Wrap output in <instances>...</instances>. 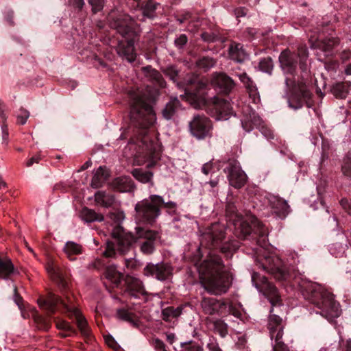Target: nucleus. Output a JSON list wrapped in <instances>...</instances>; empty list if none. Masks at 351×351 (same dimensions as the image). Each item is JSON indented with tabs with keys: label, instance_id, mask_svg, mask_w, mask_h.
I'll return each mask as SVG.
<instances>
[{
	"label": "nucleus",
	"instance_id": "f257e3e1",
	"mask_svg": "<svg viewBox=\"0 0 351 351\" xmlns=\"http://www.w3.org/2000/svg\"><path fill=\"white\" fill-rule=\"evenodd\" d=\"M224 237V226L219 223L213 224L202 235L199 251L202 248L216 249ZM197 270L202 287L210 294L226 293L232 285V274L214 251H209L207 257L197 265Z\"/></svg>",
	"mask_w": 351,
	"mask_h": 351
},
{
	"label": "nucleus",
	"instance_id": "f03ea898",
	"mask_svg": "<svg viewBox=\"0 0 351 351\" xmlns=\"http://www.w3.org/2000/svg\"><path fill=\"white\" fill-rule=\"evenodd\" d=\"M304 298L320 310V315L329 322L338 317L341 310L332 293L320 285L312 282H304L300 285Z\"/></svg>",
	"mask_w": 351,
	"mask_h": 351
},
{
	"label": "nucleus",
	"instance_id": "7ed1b4c3",
	"mask_svg": "<svg viewBox=\"0 0 351 351\" xmlns=\"http://www.w3.org/2000/svg\"><path fill=\"white\" fill-rule=\"evenodd\" d=\"M110 26L123 37L128 38L127 42H119L117 47L118 54L132 62L136 59L134 40L130 38L135 34V23L131 17L124 13L111 12L108 16Z\"/></svg>",
	"mask_w": 351,
	"mask_h": 351
},
{
	"label": "nucleus",
	"instance_id": "20e7f679",
	"mask_svg": "<svg viewBox=\"0 0 351 351\" xmlns=\"http://www.w3.org/2000/svg\"><path fill=\"white\" fill-rule=\"evenodd\" d=\"M157 96L156 90H137L131 94V118L137 121H142L145 126L152 125L156 119L153 104Z\"/></svg>",
	"mask_w": 351,
	"mask_h": 351
},
{
	"label": "nucleus",
	"instance_id": "39448f33",
	"mask_svg": "<svg viewBox=\"0 0 351 351\" xmlns=\"http://www.w3.org/2000/svg\"><path fill=\"white\" fill-rule=\"evenodd\" d=\"M109 217L115 225L111 232L112 240L106 242V249L104 254L106 257L112 258L117 253L124 254L128 252L134 241V237L132 233H125L120 225L125 218L123 212L110 213Z\"/></svg>",
	"mask_w": 351,
	"mask_h": 351
},
{
	"label": "nucleus",
	"instance_id": "423d86ee",
	"mask_svg": "<svg viewBox=\"0 0 351 351\" xmlns=\"http://www.w3.org/2000/svg\"><path fill=\"white\" fill-rule=\"evenodd\" d=\"M226 214L230 222L234 227V234L236 237L245 239L247 236L255 230L260 229L261 239L263 242L265 241V231L256 217L250 213H246L245 216L238 213L235 206L228 203L226 206Z\"/></svg>",
	"mask_w": 351,
	"mask_h": 351
},
{
	"label": "nucleus",
	"instance_id": "0eeeda50",
	"mask_svg": "<svg viewBox=\"0 0 351 351\" xmlns=\"http://www.w3.org/2000/svg\"><path fill=\"white\" fill-rule=\"evenodd\" d=\"M38 303L40 307L46 308L51 313L56 311V308L58 304H62L69 313V315L75 319L77 326L81 334L84 337H90V332L87 322L81 312L75 306L65 303L61 298L53 293H49L47 298L45 300H38Z\"/></svg>",
	"mask_w": 351,
	"mask_h": 351
},
{
	"label": "nucleus",
	"instance_id": "6e6552de",
	"mask_svg": "<svg viewBox=\"0 0 351 351\" xmlns=\"http://www.w3.org/2000/svg\"><path fill=\"white\" fill-rule=\"evenodd\" d=\"M163 204V197L158 195H151L138 202L134 208L136 219L147 223L155 222L161 214Z\"/></svg>",
	"mask_w": 351,
	"mask_h": 351
},
{
	"label": "nucleus",
	"instance_id": "1a4fd4ad",
	"mask_svg": "<svg viewBox=\"0 0 351 351\" xmlns=\"http://www.w3.org/2000/svg\"><path fill=\"white\" fill-rule=\"evenodd\" d=\"M138 150L136 152V158L138 165H141L147 161L148 168H152L159 159L160 154L158 147L147 136H144L138 144Z\"/></svg>",
	"mask_w": 351,
	"mask_h": 351
},
{
	"label": "nucleus",
	"instance_id": "9d476101",
	"mask_svg": "<svg viewBox=\"0 0 351 351\" xmlns=\"http://www.w3.org/2000/svg\"><path fill=\"white\" fill-rule=\"evenodd\" d=\"M285 324L278 315L271 314L268 319L267 328L271 339L275 340L274 351H289V348L282 341Z\"/></svg>",
	"mask_w": 351,
	"mask_h": 351
},
{
	"label": "nucleus",
	"instance_id": "9b49d317",
	"mask_svg": "<svg viewBox=\"0 0 351 351\" xmlns=\"http://www.w3.org/2000/svg\"><path fill=\"white\" fill-rule=\"evenodd\" d=\"M252 282L254 286L265 295L272 306L277 305L280 301V296L276 287L268 282L267 278L256 272L252 275Z\"/></svg>",
	"mask_w": 351,
	"mask_h": 351
},
{
	"label": "nucleus",
	"instance_id": "f8f14e48",
	"mask_svg": "<svg viewBox=\"0 0 351 351\" xmlns=\"http://www.w3.org/2000/svg\"><path fill=\"white\" fill-rule=\"evenodd\" d=\"M285 84L294 95V97L289 100V106L294 110L302 108L304 101L310 99L311 96L306 84L301 83L296 85L294 80L288 77L285 80Z\"/></svg>",
	"mask_w": 351,
	"mask_h": 351
},
{
	"label": "nucleus",
	"instance_id": "ddd939ff",
	"mask_svg": "<svg viewBox=\"0 0 351 351\" xmlns=\"http://www.w3.org/2000/svg\"><path fill=\"white\" fill-rule=\"evenodd\" d=\"M191 134L198 140L210 137L212 135V123L204 114L194 115L189 123Z\"/></svg>",
	"mask_w": 351,
	"mask_h": 351
},
{
	"label": "nucleus",
	"instance_id": "4468645a",
	"mask_svg": "<svg viewBox=\"0 0 351 351\" xmlns=\"http://www.w3.org/2000/svg\"><path fill=\"white\" fill-rule=\"evenodd\" d=\"M134 243L136 239H140V249L145 254H151L155 250V242L158 238V233L154 230H145L141 227L135 228Z\"/></svg>",
	"mask_w": 351,
	"mask_h": 351
},
{
	"label": "nucleus",
	"instance_id": "2eb2a0df",
	"mask_svg": "<svg viewBox=\"0 0 351 351\" xmlns=\"http://www.w3.org/2000/svg\"><path fill=\"white\" fill-rule=\"evenodd\" d=\"M223 171L228 173V181L233 187L241 189L245 184L247 176L241 169L238 161L229 160Z\"/></svg>",
	"mask_w": 351,
	"mask_h": 351
},
{
	"label": "nucleus",
	"instance_id": "dca6fc26",
	"mask_svg": "<svg viewBox=\"0 0 351 351\" xmlns=\"http://www.w3.org/2000/svg\"><path fill=\"white\" fill-rule=\"evenodd\" d=\"M261 266L264 270L270 273L278 280H285L288 276L285 265L277 256H265L263 262L261 263Z\"/></svg>",
	"mask_w": 351,
	"mask_h": 351
},
{
	"label": "nucleus",
	"instance_id": "f3484780",
	"mask_svg": "<svg viewBox=\"0 0 351 351\" xmlns=\"http://www.w3.org/2000/svg\"><path fill=\"white\" fill-rule=\"evenodd\" d=\"M209 112L210 116L217 121L227 120L232 114V108L228 101L214 97L211 100Z\"/></svg>",
	"mask_w": 351,
	"mask_h": 351
},
{
	"label": "nucleus",
	"instance_id": "a211bd4d",
	"mask_svg": "<svg viewBox=\"0 0 351 351\" xmlns=\"http://www.w3.org/2000/svg\"><path fill=\"white\" fill-rule=\"evenodd\" d=\"M144 274L147 276H153L160 281L169 280L173 274V267L165 263L157 264L149 263L144 268Z\"/></svg>",
	"mask_w": 351,
	"mask_h": 351
},
{
	"label": "nucleus",
	"instance_id": "6ab92c4d",
	"mask_svg": "<svg viewBox=\"0 0 351 351\" xmlns=\"http://www.w3.org/2000/svg\"><path fill=\"white\" fill-rule=\"evenodd\" d=\"M201 307L206 315H221L226 312L227 303L224 300H219L215 298L203 297Z\"/></svg>",
	"mask_w": 351,
	"mask_h": 351
},
{
	"label": "nucleus",
	"instance_id": "aec40b11",
	"mask_svg": "<svg viewBox=\"0 0 351 351\" xmlns=\"http://www.w3.org/2000/svg\"><path fill=\"white\" fill-rule=\"evenodd\" d=\"M280 66L285 73L293 75L295 71L298 60L295 53L289 50L283 51L279 56Z\"/></svg>",
	"mask_w": 351,
	"mask_h": 351
},
{
	"label": "nucleus",
	"instance_id": "412c9836",
	"mask_svg": "<svg viewBox=\"0 0 351 351\" xmlns=\"http://www.w3.org/2000/svg\"><path fill=\"white\" fill-rule=\"evenodd\" d=\"M309 43L312 48H319L326 53V56H330L334 47L338 45L339 40L335 38L321 40L317 36L311 35L309 36Z\"/></svg>",
	"mask_w": 351,
	"mask_h": 351
},
{
	"label": "nucleus",
	"instance_id": "4be33fe9",
	"mask_svg": "<svg viewBox=\"0 0 351 351\" xmlns=\"http://www.w3.org/2000/svg\"><path fill=\"white\" fill-rule=\"evenodd\" d=\"M125 282L127 284L128 293L131 296L135 298H141V296L147 295V291L145 289L142 281L139 278L132 276H127Z\"/></svg>",
	"mask_w": 351,
	"mask_h": 351
},
{
	"label": "nucleus",
	"instance_id": "5701e85b",
	"mask_svg": "<svg viewBox=\"0 0 351 351\" xmlns=\"http://www.w3.org/2000/svg\"><path fill=\"white\" fill-rule=\"evenodd\" d=\"M269 204L274 212L281 219L285 218L290 212V207L287 201L278 196H270Z\"/></svg>",
	"mask_w": 351,
	"mask_h": 351
},
{
	"label": "nucleus",
	"instance_id": "b1692460",
	"mask_svg": "<svg viewBox=\"0 0 351 351\" xmlns=\"http://www.w3.org/2000/svg\"><path fill=\"white\" fill-rule=\"evenodd\" d=\"M211 84L219 88L221 92L228 93L233 88L234 82L231 77L224 73L215 74Z\"/></svg>",
	"mask_w": 351,
	"mask_h": 351
},
{
	"label": "nucleus",
	"instance_id": "393cba45",
	"mask_svg": "<svg viewBox=\"0 0 351 351\" xmlns=\"http://www.w3.org/2000/svg\"><path fill=\"white\" fill-rule=\"evenodd\" d=\"M142 71L147 80L150 81L153 84L160 88L165 87V82L162 75L157 70L150 66H147L143 67Z\"/></svg>",
	"mask_w": 351,
	"mask_h": 351
},
{
	"label": "nucleus",
	"instance_id": "a878e982",
	"mask_svg": "<svg viewBox=\"0 0 351 351\" xmlns=\"http://www.w3.org/2000/svg\"><path fill=\"white\" fill-rule=\"evenodd\" d=\"M228 56L230 59L242 62L247 58V53L243 49V45L237 43H232L228 48Z\"/></svg>",
	"mask_w": 351,
	"mask_h": 351
},
{
	"label": "nucleus",
	"instance_id": "bb28decb",
	"mask_svg": "<svg viewBox=\"0 0 351 351\" xmlns=\"http://www.w3.org/2000/svg\"><path fill=\"white\" fill-rule=\"evenodd\" d=\"M17 273V270L10 258L8 257H0V278L8 280L10 277Z\"/></svg>",
	"mask_w": 351,
	"mask_h": 351
},
{
	"label": "nucleus",
	"instance_id": "cd10ccee",
	"mask_svg": "<svg viewBox=\"0 0 351 351\" xmlns=\"http://www.w3.org/2000/svg\"><path fill=\"white\" fill-rule=\"evenodd\" d=\"M181 110V104L177 98L170 100L162 111L163 117L167 120L173 119Z\"/></svg>",
	"mask_w": 351,
	"mask_h": 351
},
{
	"label": "nucleus",
	"instance_id": "c85d7f7f",
	"mask_svg": "<svg viewBox=\"0 0 351 351\" xmlns=\"http://www.w3.org/2000/svg\"><path fill=\"white\" fill-rule=\"evenodd\" d=\"M112 187L119 192H130L134 189V183L128 177H119L112 181Z\"/></svg>",
	"mask_w": 351,
	"mask_h": 351
},
{
	"label": "nucleus",
	"instance_id": "c756f323",
	"mask_svg": "<svg viewBox=\"0 0 351 351\" xmlns=\"http://www.w3.org/2000/svg\"><path fill=\"white\" fill-rule=\"evenodd\" d=\"M108 176L109 173L107 169L104 167L100 166L94 172V175L91 180V186L95 189L101 187L106 181Z\"/></svg>",
	"mask_w": 351,
	"mask_h": 351
},
{
	"label": "nucleus",
	"instance_id": "7c9ffc66",
	"mask_svg": "<svg viewBox=\"0 0 351 351\" xmlns=\"http://www.w3.org/2000/svg\"><path fill=\"white\" fill-rule=\"evenodd\" d=\"M223 239V238L221 240L219 245L216 248L219 247L221 252L227 258H230L239 249V242L236 240H232L222 243L221 241Z\"/></svg>",
	"mask_w": 351,
	"mask_h": 351
},
{
	"label": "nucleus",
	"instance_id": "2f4dec72",
	"mask_svg": "<svg viewBox=\"0 0 351 351\" xmlns=\"http://www.w3.org/2000/svg\"><path fill=\"white\" fill-rule=\"evenodd\" d=\"M243 128L247 132L252 131L254 127H258L261 124V117L253 112L249 117H245L241 121Z\"/></svg>",
	"mask_w": 351,
	"mask_h": 351
},
{
	"label": "nucleus",
	"instance_id": "473e14b6",
	"mask_svg": "<svg viewBox=\"0 0 351 351\" xmlns=\"http://www.w3.org/2000/svg\"><path fill=\"white\" fill-rule=\"evenodd\" d=\"M80 217L83 221L87 223L94 221H101L104 220V216L96 213L94 210L84 207L80 212Z\"/></svg>",
	"mask_w": 351,
	"mask_h": 351
},
{
	"label": "nucleus",
	"instance_id": "72a5a7b5",
	"mask_svg": "<svg viewBox=\"0 0 351 351\" xmlns=\"http://www.w3.org/2000/svg\"><path fill=\"white\" fill-rule=\"evenodd\" d=\"M105 269L106 278L117 286L123 278V274L117 271L116 266L114 265L106 266Z\"/></svg>",
	"mask_w": 351,
	"mask_h": 351
},
{
	"label": "nucleus",
	"instance_id": "f704fd0d",
	"mask_svg": "<svg viewBox=\"0 0 351 351\" xmlns=\"http://www.w3.org/2000/svg\"><path fill=\"white\" fill-rule=\"evenodd\" d=\"M95 200L97 204L104 207H110L114 204L115 198L113 195L104 191H97L95 194Z\"/></svg>",
	"mask_w": 351,
	"mask_h": 351
},
{
	"label": "nucleus",
	"instance_id": "c9c22d12",
	"mask_svg": "<svg viewBox=\"0 0 351 351\" xmlns=\"http://www.w3.org/2000/svg\"><path fill=\"white\" fill-rule=\"evenodd\" d=\"M235 75L237 76L244 84L250 96L255 97L257 95L256 86L245 72L239 73L235 71Z\"/></svg>",
	"mask_w": 351,
	"mask_h": 351
},
{
	"label": "nucleus",
	"instance_id": "e433bc0d",
	"mask_svg": "<svg viewBox=\"0 0 351 351\" xmlns=\"http://www.w3.org/2000/svg\"><path fill=\"white\" fill-rule=\"evenodd\" d=\"M132 176L139 182L142 183H150L152 185L154 184L152 182L153 173L144 170L141 168H136L132 170Z\"/></svg>",
	"mask_w": 351,
	"mask_h": 351
},
{
	"label": "nucleus",
	"instance_id": "4c0bfd02",
	"mask_svg": "<svg viewBox=\"0 0 351 351\" xmlns=\"http://www.w3.org/2000/svg\"><path fill=\"white\" fill-rule=\"evenodd\" d=\"M64 252L71 261H74L75 258L73 256L82 254V247L73 241H67L65 243Z\"/></svg>",
	"mask_w": 351,
	"mask_h": 351
},
{
	"label": "nucleus",
	"instance_id": "58836bf2",
	"mask_svg": "<svg viewBox=\"0 0 351 351\" xmlns=\"http://www.w3.org/2000/svg\"><path fill=\"white\" fill-rule=\"evenodd\" d=\"M55 323L56 328L61 331L60 335L62 337H70L75 334V329L66 321L60 319H56Z\"/></svg>",
	"mask_w": 351,
	"mask_h": 351
},
{
	"label": "nucleus",
	"instance_id": "ea45409f",
	"mask_svg": "<svg viewBox=\"0 0 351 351\" xmlns=\"http://www.w3.org/2000/svg\"><path fill=\"white\" fill-rule=\"evenodd\" d=\"M195 64L199 69L207 71L216 65L217 60L212 57L204 56L199 58Z\"/></svg>",
	"mask_w": 351,
	"mask_h": 351
},
{
	"label": "nucleus",
	"instance_id": "a19ab883",
	"mask_svg": "<svg viewBox=\"0 0 351 351\" xmlns=\"http://www.w3.org/2000/svg\"><path fill=\"white\" fill-rule=\"evenodd\" d=\"M183 308L180 306L176 308L169 306L162 311V317L165 322H169L173 318L179 317L182 313Z\"/></svg>",
	"mask_w": 351,
	"mask_h": 351
},
{
	"label": "nucleus",
	"instance_id": "79ce46f5",
	"mask_svg": "<svg viewBox=\"0 0 351 351\" xmlns=\"http://www.w3.org/2000/svg\"><path fill=\"white\" fill-rule=\"evenodd\" d=\"M297 59L300 58V67L302 71L308 69L306 60L308 56V50L306 47H300L298 48V53L296 54Z\"/></svg>",
	"mask_w": 351,
	"mask_h": 351
},
{
	"label": "nucleus",
	"instance_id": "37998d69",
	"mask_svg": "<svg viewBox=\"0 0 351 351\" xmlns=\"http://www.w3.org/2000/svg\"><path fill=\"white\" fill-rule=\"evenodd\" d=\"M117 315L119 319L130 322L133 326H137V321L132 313L125 309H118Z\"/></svg>",
	"mask_w": 351,
	"mask_h": 351
},
{
	"label": "nucleus",
	"instance_id": "c03bdc74",
	"mask_svg": "<svg viewBox=\"0 0 351 351\" xmlns=\"http://www.w3.org/2000/svg\"><path fill=\"white\" fill-rule=\"evenodd\" d=\"M331 92L332 95L337 98H345L347 95V88L343 83H337L335 84L332 88Z\"/></svg>",
	"mask_w": 351,
	"mask_h": 351
},
{
	"label": "nucleus",
	"instance_id": "a18cd8bd",
	"mask_svg": "<svg viewBox=\"0 0 351 351\" xmlns=\"http://www.w3.org/2000/svg\"><path fill=\"white\" fill-rule=\"evenodd\" d=\"M341 172L344 176L351 178V150L343 158L341 165Z\"/></svg>",
	"mask_w": 351,
	"mask_h": 351
},
{
	"label": "nucleus",
	"instance_id": "49530a36",
	"mask_svg": "<svg viewBox=\"0 0 351 351\" xmlns=\"http://www.w3.org/2000/svg\"><path fill=\"white\" fill-rule=\"evenodd\" d=\"M157 5L152 1H148L143 8V17L152 19L154 16V12Z\"/></svg>",
	"mask_w": 351,
	"mask_h": 351
},
{
	"label": "nucleus",
	"instance_id": "de8ad7c7",
	"mask_svg": "<svg viewBox=\"0 0 351 351\" xmlns=\"http://www.w3.org/2000/svg\"><path fill=\"white\" fill-rule=\"evenodd\" d=\"M274 64L270 57L263 58L259 62V69L263 72L271 73Z\"/></svg>",
	"mask_w": 351,
	"mask_h": 351
},
{
	"label": "nucleus",
	"instance_id": "09e8293b",
	"mask_svg": "<svg viewBox=\"0 0 351 351\" xmlns=\"http://www.w3.org/2000/svg\"><path fill=\"white\" fill-rule=\"evenodd\" d=\"M346 245H343L341 243H334L330 247V252L335 256H341L345 252Z\"/></svg>",
	"mask_w": 351,
	"mask_h": 351
},
{
	"label": "nucleus",
	"instance_id": "8fccbe9b",
	"mask_svg": "<svg viewBox=\"0 0 351 351\" xmlns=\"http://www.w3.org/2000/svg\"><path fill=\"white\" fill-rule=\"evenodd\" d=\"M164 73L169 77V78L173 81H177V77L178 75V71L173 65H169L163 70Z\"/></svg>",
	"mask_w": 351,
	"mask_h": 351
},
{
	"label": "nucleus",
	"instance_id": "3c124183",
	"mask_svg": "<svg viewBox=\"0 0 351 351\" xmlns=\"http://www.w3.org/2000/svg\"><path fill=\"white\" fill-rule=\"evenodd\" d=\"M215 328L223 337L228 334V325L221 320L215 322Z\"/></svg>",
	"mask_w": 351,
	"mask_h": 351
},
{
	"label": "nucleus",
	"instance_id": "603ef678",
	"mask_svg": "<svg viewBox=\"0 0 351 351\" xmlns=\"http://www.w3.org/2000/svg\"><path fill=\"white\" fill-rule=\"evenodd\" d=\"M88 3L92 7V11L94 13L101 11L104 5V0H88Z\"/></svg>",
	"mask_w": 351,
	"mask_h": 351
},
{
	"label": "nucleus",
	"instance_id": "864d4df0",
	"mask_svg": "<svg viewBox=\"0 0 351 351\" xmlns=\"http://www.w3.org/2000/svg\"><path fill=\"white\" fill-rule=\"evenodd\" d=\"M29 117V112L23 108H21L19 110V114H17L18 122L21 125H24L26 123Z\"/></svg>",
	"mask_w": 351,
	"mask_h": 351
},
{
	"label": "nucleus",
	"instance_id": "5fc2aeb1",
	"mask_svg": "<svg viewBox=\"0 0 351 351\" xmlns=\"http://www.w3.org/2000/svg\"><path fill=\"white\" fill-rule=\"evenodd\" d=\"M224 313H229L234 315L237 318H241L242 314L241 311L234 306L232 304H227L226 310Z\"/></svg>",
	"mask_w": 351,
	"mask_h": 351
},
{
	"label": "nucleus",
	"instance_id": "6e6d98bb",
	"mask_svg": "<svg viewBox=\"0 0 351 351\" xmlns=\"http://www.w3.org/2000/svg\"><path fill=\"white\" fill-rule=\"evenodd\" d=\"M201 36L204 41L208 43L215 42L219 38L218 35L213 32H204Z\"/></svg>",
	"mask_w": 351,
	"mask_h": 351
},
{
	"label": "nucleus",
	"instance_id": "4d7b16f0",
	"mask_svg": "<svg viewBox=\"0 0 351 351\" xmlns=\"http://www.w3.org/2000/svg\"><path fill=\"white\" fill-rule=\"evenodd\" d=\"M206 347L210 351H222L216 339L214 338L209 339V341L208 342Z\"/></svg>",
	"mask_w": 351,
	"mask_h": 351
},
{
	"label": "nucleus",
	"instance_id": "13d9d810",
	"mask_svg": "<svg viewBox=\"0 0 351 351\" xmlns=\"http://www.w3.org/2000/svg\"><path fill=\"white\" fill-rule=\"evenodd\" d=\"M188 344H190V346L186 348L187 351H203V348L201 346L196 343H191V341L182 343L181 346L184 347Z\"/></svg>",
	"mask_w": 351,
	"mask_h": 351
},
{
	"label": "nucleus",
	"instance_id": "bf43d9fd",
	"mask_svg": "<svg viewBox=\"0 0 351 351\" xmlns=\"http://www.w3.org/2000/svg\"><path fill=\"white\" fill-rule=\"evenodd\" d=\"M259 127H261L260 128L261 132L265 138H267V139L274 138V132L270 128H269L265 125H262V126L260 125Z\"/></svg>",
	"mask_w": 351,
	"mask_h": 351
},
{
	"label": "nucleus",
	"instance_id": "052dcab7",
	"mask_svg": "<svg viewBox=\"0 0 351 351\" xmlns=\"http://www.w3.org/2000/svg\"><path fill=\"white\" fill-rule=\"evenodd\" d=\"M186 43L187 37L185 34H181L178 38L175 40V45L179 48H182L186 44Z\"/></svg>",
	"mask_w": 351,
	"mask_h": 351
},
{
	"label": "nucleus",
	"instance_id": "680f3d73",
	"mask_svg": "<svg viewBox=\"0 0 351 351\" xmlns=\"http://www.w3.org/2000/svg\"><path fill=\"white\" fill-rule=\"evenodd\" d=\"M154 348L158 350L167 351L164 342L158 339H155L153 341Z\"/></svg>",
	"mask_w": 351,
	"mask_h": 351
},
{
	"label": "nucleus",
	"instance_id": "e2e57ef3",
	"mask_svg": "<svg viewBox=\"0 0 351 351\" xmlns=\"http://www.w3.org/2000/svg\"><path fill=\"white\" fill-rule=\"evenodd\" d=\"M342 208L351 215V204L346 199H342L340 202Z\"/></svg>",
	"mask_w": 351,
	"mask_h": 351
},
{
	"label": "nucleus",
	"instance_id": "0e129e2a",
	"mask_svg": "<svg viewBox=\"0 0 351 351\" xmlns=\"http://www.w3.org/2000/svg\"><path fill=\"white\" fill-rule=\"evenodd\" d=\"M69 3L75 8L81 10L84 5V0H69Z\"/></svg>",
	"mask_w": 351,
	"mask_h": 351
},
{
	"label": "nucleus",
	"instance_id": "69168bd1",
	"mask_svg": "<svg viewBox=\"0 0 351 351\" xmlns=\"http://www.w3.org/2000/svg\"><path fill=\"white\" fill-rule=\"evenodd\" d=\"M14 302L16 304V305L18 306L19 309H22L23 298L17 294V290H16V287H14Z\"/></svg>",
	"mask_w": 351,
	"mask_h": 351
},
{
	"label": "nucleus",
	"instance_id": "338daca9",
	"mask_svg": "<svg viewBox=\"0 0 351 351\" xmlns=\"http://www.w3.org/2000/svg\"><path fill=\"white\" fill-rule=\"evenodd\" d=\"M125 266L129 269H135L138 266V263L137 261L134 260L132 258L126 259L125 260Z\"/></svg>",
	"mask_w": 351,
	"mask_h": 351
},
{
	"label": "nucleus",
	"instance_id": "774afa93",
	"mask_svg": "<svg viewBox=\"0 0 351 351\" xmlns=\"http://www.w3.org/2000/svg\"><path fill=\"white\" fill-rule=\"evenodd\" d=\"M105 263L104 262L103 260H101V259H97L94 261V263H93V267L98 270H100V269H102L104 268L106 269V267H105Z\"/></svg>",
	"mask_w": 351,
	"mask_h": 351
}]
</instances>
